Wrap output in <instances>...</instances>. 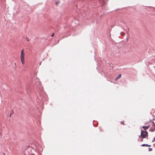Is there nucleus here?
Returning a JSON list of instances; mask_svg holds the SVG:
<instances>
[{
    "instance_id": "0eeeda50",
    "label": "nucleus",
    "mask_w": 155,
    "mask_h": 155,
    "mask_svg": "<svg viewBox=\"0 0 155 155\" xmlns=\"http://www.w3.org/2000/svg\"><path fill=\"white\" fill-rule=\"evenodd\" d=\"M148 150L150 151H151L152 150V149L151 148H149L148 149Z\"/></svg>"
},
{
    "instance_id": "ddd939ff",
    "label": "nucleus",
    "mask_w": 155,
    "mask_h": 155,
    "mask_svg": "<svg viewBox=\"0 0 155 155\" xmlns=\"http://www.w3.org/2000/svg\"><path fill=\"white\" fill-rule=\"evenodd\" d=\"M142 140H143L141 139V141H142Z\"/></svg>"
},
{
    "instance_id": "1a4fd4ad",
    "label": "nucleus",
    "mask_w": 155,
    "mask_h": 155,
    "mask_svg": "<svg viewBox=\"0 0 155 155\" xmlns=\"http://www.w3.org/2000/svg\"><path fill=\"white\" fill-rule=\"evenodd\" d=\"M54 34L53 33L51 35V37H53L54 36Z\"/></svg>"
},
{
    "instance_id": "2eb2a0df",
    "label": "nucleus",
    "mask_w": 155,
    "mask_h": 155,
    "mask_svg": "<svg viewBox=\"0 0 155 155\" xmlns=\"http://www.w3.org/2000/svg\"><path fill=\"white\" fill-rule=\"evenodd\" d=\"M154 140H155V137L154 138Z\"/></svg>"
},
{
    "instance_id": "39448f33",
    "label": "nucleus",
    "mask_w": 155,
    "mask_h": 155,
    "mask_svg": "<svg viewBox=\"0 0 155 155\" xmlns=\"http://www.w3.org/2000/svg\"><path fill=\"white\" fill-rule=\"evenodd\" d=\"M150 127V126L149 125L147 126H143V128L145 130H147V129H148Z\"/></svg>"
},
{
    "instance_id": "9d476101",
    "label": "nucleus",
    "mask_w": 155,
    "mask_h": 155,
    "mask_svg": "<svg viewBox=\"0 0 155 155\" xmlns=\"http://www.w3.org/2000/svg\"><path fill=\"white\" fill-rule=\"evenodd\" d=\"M153 125L155 126V124H154V123L153 122Z\"/></svg>"
},
{
    "instance_id": "6e6552de",
    "label": "nucleus",
    "mask_w": 155,
    "mask_h": 155,
    "mask_svg": "<svg viewBox=\"0 0 155 155\" xmlns=\"http://www.w3.org/2000/svg\"><path fill=\"white\" fill-rule=\"evenodd\" d=\"M26 40H27V41H29V39H28V38H27V37H26Z\"/></svg>"
},
{
    "instance_id": "4468645a",
    "label": "nucleus",
    "mask_w": 155,
    "mask_h": 155,
    "mask_svg": "<svg viewBox=\"0 0 155 155\" xmlns=\"http://www.w3.org/2000/svg\"><path fill=\"white\" fill-rule=\"evenodd\" d=\"M124 34H123V35H123V36H124Z\"/></svg>"
},
{
    "instance_id": "f257e3e1",
    "label": "nucleus",
    "mask_w": 155,
    "mask_h": 155,
    "mask_svg": "<svg viewBox=\"0 0 155 155\" xmlns=\"http://www.w3.org/2000/svg\"><path fill=\"white\" fill-rule=\"evenodd\" d=\"M25 53L23 50L21 51L20 59L22 64L23 65L25 63L24 61Z\"/></svg>"
},
{
    "instance_id": "f03ea898",
    "label": "nucleus",
    "mask_w": 155,
    "mask_h": 155,
    "mask_svg": "<svg viewBox=\"0 0 155 155\" xmlns=\"http://www.w3.org/2000/svg\"><path fill=\"white\" fill-rule=\"evenodd\" d=\"M147 134L148 133L146 131H144L141 130V136L143 138H145L147 135V136H148Z\"/></svg>"
},
{
    "instance_id": "423d86ee",
    "label": "nucleus",
    "mask_w": 155,
    "mask_h": 155,
    "mask_svg": "<svg viewBox=\"0 0 155 155\" xmlns=\"http://www.w3.org/2000/svg\"><path fill=\"white\" fill-rule=\"evenodd\" d=\"M141 146H143V147H144V146L150 147L151 145H148V144H142L141 145Z\"/></svg>"
},
{
    "instance_id": "f8f14e48",
    "label": "nucleus",
    "mask_w": 155,
    "mask_h": 155,
    "mask_svg": "<svg viewBox=\"0 0 155 155\" xmlns=\"http://www.w3.org/2000/svg\"><path fill=\"white\" fill-rule=\"evenodd\" d=\"M11 114H10V117H11Z\"/></svg>"
},
{
    "instance_id": "7ed1b4c3",
    "label": "nucleus",
    "mask_w": 155,
    "mask_h": 155,
    "mask_svg": "<svg viewBox=\"0 0 155 155\" xmlns=\"http://www.w3.org/2000/svg\"><path fill=\"white\" fill-rule=\"evenodd\" d=\"M35 83L36 85H39L41 84V82L38 78H36L35 80Z\"/></svg>"
},
{
    "instance_id": "9b49d317",
    "label": "nucleus",
    "mask_w": 155,
    "mask_h": 155,
    "mask_svg": "<svg viewBox=\"0 0 155 155\" xmlns=\"http://www.w3.org/2000/svg\"><path fill=\"white\" fill-rule=\"evenodd\" d=\"M58 2H56V5H57L58 4Z\"/></svg>"
},
{
    "instance_id": "dca6fc26",
    "label": "nucleus",
    "mask_w": 155,
    "mask_h": 155,
    "mask_svg": "<svg viewBox=\"0 0 155 155\" xmlns=\"http://www.w3.org/2000/svg\"><path fill=\"white\" fill-rule=\"evenodd\" d=\"M154 146H155V144H154Z\"/></svg>"
},
{
    "instance_id": "20e7f679",
    "label": "nucleus",
    "mask_w": 155,
    "mask_h": 155,
    "mask_svg": "<svg viewBox=\"0 0 155 155\" xmlns=\"http://www.w3.org/2000/svg\"><path fill=\"white\" fill-rule=\"evenodd\" d=\"M121 74H120L115 78V80L116 81L119 78H120L121 77Z\"/></svg>"
}]
</instances>
